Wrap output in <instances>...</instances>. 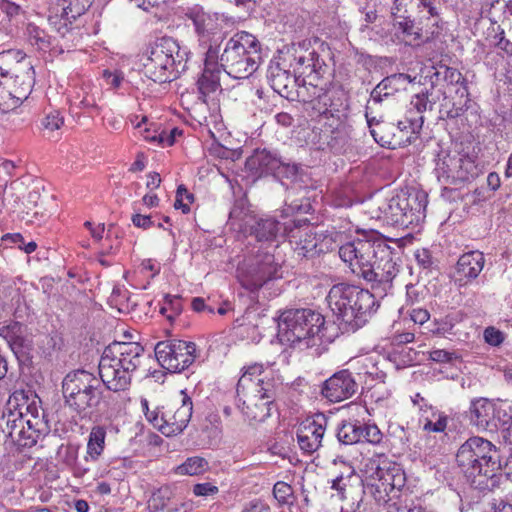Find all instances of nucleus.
Masks as SVG:
<instances>
[{
	"mask_svg": "<svg viewBox=\"0 0 512 512\" xmlns=\"http://www.w3.org/2000/svg\"><path fill=\"white\" fill-rule=\"evenodd\" d=\"M326 301L340 325L353 332L363 327L379 307L374 294L348 283L333 285Z\"/></svg>",
	"mask_w": 512,
	"mask_h": 512,
	"instance_id": "obj_1",
	"label": "nucleus"
},
{
	"mask_svg": "<svg viewBox=\"0 0 512 512\" xmlns=\"http://www.w3.org/2000/svg\"><path fill=\"white\" fill-rule=\"evenodd\" d=\"M144 348L138 342H113L103 351L98 370L105 387L113 392L130 388L133 373L141 365Z\"/></svg>",
	"mask_w": 512,
	"mask_h": 512,
	"instance_id": "obj_2",
	"label": "nucleus"
},
{
	"mask_svg": "<svg viewBox=\"0 0 512 512\" xmlns=\"http://www.w3.org/2000/svg\"><path fill=\"white\" fill-rule=\"evenodd\" d=\"M427 194L418 189L402 190L390 198L377 197L368 203L373 218L408 228L425 218Z\"/></svg>",
	"mask_w": 512,
	"mask_h": 512,
	"instance_id": "obj_3",
	"label": "nucleus"
},
{
	"mask_svg": "<svg viewBox=\"0 0 512 512\" xmlns=\"http://www.w3.org/2000/svg\"><path fill=\"white\" fill-rule=\"evenodd\" d=\"M261 48L257 38L247 32L234 35L218 54V65L234 79H246L259 67Z\"/></svg>",
	"mask_w": 512,
	"mask_h": 512,
	"instance_id": "obj_4",
	"label": "nucleus"
},
{
	"mask_svg": "<svg viewBox=\"0 0 512 512\" xmlns=\"http://www.w3.org/2000/svg\"><path fill=\"white\" fill-rule=\"evenodd\" d=\"M187 53L172 37L158 38L143 64L144 74L154 82H170L186 68Z\"/></svg>",
	"mask_w": 512,
	"mask_h": 512,
	"instance_id": "obj_5",
	"label": "nucleus"
},
{
	"mask_svg": "<svg viewBox=\"0 0 512 512\" xmlns=\"http://www.w3.org/2000/svg\"><path fill=\"white\" fill-rule=\"evenodd\" d=\"M325 324V318L311 309H289L278 318V333L282 341L292 346L304 345L305 348L315 344Z\"/></svg>",
	"mask_w": 512,
	"mask_h": 512,
	"instance_id": "obj_6",
	"label": "nucleus"
},
{
	"mask_svg": "<svg viewBox=\"0 0 512 512\" xmlns=\"http://www.w3.org/2000/svg\"><path fill=\"white\" fill-rule=\"evenodd\" d=\"M100 386L99 379L85 370L68 373L62 382L65 404L81 418L90 415L101 402Z\"/></svg>",
	"mask_w": 512,
	"mask_h": 512,
	"instance_id": "obj_7",
	"label": "nucleus"
},
{
	"mask_svg": "<svg viewBox=\"0 0 512 512\" xmlns=\"http://www.w3.org/2000/svg\"><path fill=\"white\" fill-rule=\"evenodd\" d=\"M393 250L383 240L373 238H357L340 246L339 256L349 265L354 274L364 276V269L374 265L380 254H388Z\"/></svg>",
	"mask_w": 512,
	"mask_h": 512,
	"instance_id": "obj_8",
	"label": "nucleus"
},
{
	"mask_svg": "<svg viewBox=\"0 0 512 512\" xmlns=\"http://www.w3.org/2000/svg\"><path fill=\"white\" fill-rule=\"evenodd\" d=\"M2 420L5 422L3 432L19 447L34 446L45 426L41 417H24L22 406L14 410L8 409V412L3 413Z\"/></svg>",
	"mask_w": 512,
	"mask_h": 512,
	"instance_id": "obj_9",
	"label": "nucleus"
},
{
	"mask_svg": "<svg viewBox=\"0 0 512 512\" xmlns=\"http://www.w3.org/2000/svg\"><path fill=\"white\" fill-rule=\"evenodd\" d=\"M181 394L183 397L180 405L162 406L161 409L149 414L153 427L165 436H174L183 432L192 417V399L184 391Z\"/></svg>",
	"mask_w": 512,
	"mask_h": 512,
	"instance_id": "obj_10",
	"label": "nucleus"
},
{
	"mask_svg": "<svg viewBox=\"0 0 512 512\" xmlns=\"http://www.w3.org/2000/svg\"><path fill=\"white\" fill-rule=\"evenodd\" d=\"M154 351L160 366L171 373L184 371L196 358V344L184 340L160 341Z\"/></svg>",
	"mask_w": 512,
	"mask_h": 512,
	"instance_id": "obj_11",
	"label": "nucleus"
},
{
	"mask_svg": "<svg viewBox=\"0 0 512 512\" xmlns=\"http://www.w3.org/2000/svg\"><path fill=\"white\" fill-rule=\"evenodd\" d=\"M0 81L4 85L20 84L24 89H32L34 85L33 66L21 50L9 49L0 52Z\"/></svg>",
	"mask_w": 512,
	"mask_h": 512,
	"instance_id": "obj_12",
	"label": "nucleus"
},
{
	"mask_svg": "<svg viewBox=\"0 0 512 512\" xmlns=\"http://www.w3.org/2000/svg\"><path fill=\"white\" fill-rule=\"evenodd\" d=\"M467 451L460 446L456 454V462L467 482L480 491H493L500 486L502 474L499 472H486L484 463L471 458L470 463L465 459Z\"/></svg>",
	"mask_w": 512,
	"mask_h": 512,
	"instance_id": "obj_13",
	"label": "nucleus"
},
{
	"mask_svg": "<svg viewBox=\"0 0 512 512\" xmlns=\"http://www.w3.org/2000/svg\"><path fill=\"white\" fill-rule=\"evenodd\" d=\"M378 261L364 269L362 277L371 284L372 289H378L380 293L386 295L392 288V282L400 271V265L396 253L391 250L388 254H380Z\"/></svg>",
	"mask_w": 512,
	"mask_h": 512,
	"instance_id": "obj_14",
	"label": "nucleus"
},
{
	"mask_svg": "<svg viewBox=\"0 0 512 512\" xmlns=\"http://www.w3.org/2000/svg\"><path fill=\"white\" fill-rule=\"evenodd\" d=\"M332 489L337 491L343 501L341 512H362L365 486L363 480L355 473L344 477L340 475L332 481Z\"/></svg>",
	"mask_w": 512,
	"mask_h": 512,
	"instance_id": "obj_15",
	"label": "nucleus"
},
{
	"mask_svg": "<svg viewBox=\"0 0 512 512\" xmlns=\"http://www.w3.org/2000/svg\"><path fill=\"white\" fill-rule=\"evenodd\" d=\"M275 381L271 377L269 371L265 370L261 364H253L248 366L241 375L237 383V395L251 393H263L266 397L271 398L275 391Z\"/></svg>",
	"mask_w": 512,
	"mask_h": 512,
	"instance_id": "obj_16",
	"label": "nucleus"
},
{
	"mask_svg": "<svg viewBox=\"0 0 512 512\" xmlns=\"http://www.w3.org/2000/svg\"><path fill=\"white\" fill-rule=\"evenodd\" d=\"M461 447L466 452L467 464L473 460L482 461L486 472H499L502 469L501 455L498 448L492 442L482 437H471Z\"/></svg>",
	"mask_w": 512,
	"mask_h": 512,
	"instance_id": "obj_17",
	"label": "nucleus"
},
{
	"mask_svg": "<svg viewBox=\"0 0 512 512\" xmlns=\"http://www.w3.org/2000/svg\"><path fill=\"white\" fill-rule=\"evenodd\" d=\"M438 166L454 182L470 181L476 178L480 171L475 159L462 152L448 153Z\"/></svg>",
	"mask_w": 512,
	"mask_h": 512,
	"instance_id": "obj_18",
	"label": "nucleus"
},
{
	"mask_svg": "<svg viewBox=\"0 0 512 512\" xmlns=\"http://www.w3.org/2000/svg\"><path fill=\"white\" fill-rule=\"evenodd\" d=\"M278 265L274 256L265 254L263 258L251 265L247 271L238 275L241 286L251 293L257 292L268 280L277 277Z\"/></svg>",
	"mask_w": 512,
	"mask_h": 512,
	"instance_id": "obj_19",
	"label": "nucleus"
},
{
	"mask_svg": "<svg viewBox=\"0 0 512 512\" xmlns=\"http://www.w3.org/2000/svg\"><path fill=\"white\" fill-rule=\"evenodd\" d=\"M359 385L349 370H340L325 380L321 395L330 402L337 403L354 396Z\"/></svg>",
	"mask_w": 512,
	"mask_h": 512,
	"instance_id": "obj_20",
	"label": "nucleus"
},
{
	"mask_svg": "<svg viewBox=\"0 0 512 512\" xmlns=\"http://www.w3.org/2000/svg\"><path fill=\"white\" fill-rule=\"evenodd\" d=\"M327 418L317 413L301 422L297 430V440L302 451L312 454L321 447L325 434Z\"/></svg>",
	"mask_w": 512,
	"mask_h": 512,
	"instance_id": "obj_21",
	"label": "nucleus"
},
{
	"mask_svg": "<svg viewBox=\"0 0 512 512\" xmlns=\"http://www.w3.org/2000/svg\"><path fill=\"white\" fill-rule=\"evenodd\" d=\"M290 242L295 243L294 251L302 257H313L331 249L332 238L324 237L320 242L322 235L312 232V229L306 225L303 229L291 230Z\"/></svg>",
	"mask_w": 512,
	"mask_h": 512,
	"instance_id": "obj_22",
	"label": "nucleus"
},
{
	"mask_svg": "<svg viewBox=\"0 0 512 512\" xmlns=\"http://www.w3.org/2000/svg\"><path fill=\"white\" fill-rule=\"evenodd\" d=\"M186 16L193 22L200 45L207 50L210 45L214 47L213 44L216 45L218 40L215 39L217 14L205 12L202 7L195 6L188 9Z\"/></svg>",
	"mask_w": 512,
	"mask_h": 512,
	"instance_id": "obj_23",
	"label": "nucleus"
},
{
	"mask_svg": "<svg viewBox=\"0 0 512 512\" xmlns=\"http://www.w3.org/2000/svg\"><path fill=\"white\" fill-rule=\"evenodd\" d=\"M220 68L218 65V50L210 45L205 53L203 73L197 81L199 99L203 102L206 101L208 95L220 89Z\"/></svg>",
	"mask_w": 512,
	"mask_h": 512,
	"instance_id": "obj_24",
	"label": "nucleus"
},
{
	"mask_svg": "<svg viewBox=\"0 0 512 512\" xmlns=\"http://www.w3.org/2000/svg\"><path fill=\"white\" fill-rule=\"evenodd\" d=\"M275 396L276 390L273 391L271 398L266 397L263 393L244 394L242 405H238V407L250 423L264 422L271 415Z\"/></svg>",
	"mask_w": 512,
	"mask_h": 512,
	"instance_id": "obj_25",
	"label": "nucleus"
},
{
	"mask_svg": "<svg viewBox=\"0 0 512 512\" xmlns=\"http://www.w3.org/2000/svg\"><path fill=\"white\" fill-rule=\"evenodd\" d=\"M267 79L272 89L286 99L293 96L298 78L286 68L285 60H273L267 70Z\"/></svg>",
	"mask_w": 512,
	"mask_h": 512,
	"instance_id": "obj_26",
	"label": "nucleus"
},
{
	"mask_svg": "<svg viewBox=\"0 0 512 512\" xmlns=\"http://www.w3.org/2000/svg\"><path fill=\"white\" fill-rule=\"evenodd\" d=\"M485 257L480 251H470L460 256L456 264L457 282L464 286L476 279L484 268Z\"/></svg>",
	"mask_w": 512,
	"mask_h": 512,
	"instance_id": "obj_27",
	"label": "nucleus"
},
{
	"mask_svg": "<svg viewBox=\"0 0 512 512\" xmlns=\"http://www.w3.org/2000/svg\"><path fill=\"white\" fill-rule=\"evenodd\" d=\"M287 224L281 223L273 216H255L248 230L251 235H254L258 241L272 242L278 236L284 235L287 230Z\"/></svg>",
	"mask_w": 512,
	"mask_h": 512,
	"instance_id": "obj_28",
	"label": "nucleus"
},
{
	"mask_svg": "<svg viewBox=\"0 0 512 512\" xmlns=\"http://www.w3.org/2000/svg\"><path fill=\"white\" fill-rule=\"evenodd\" d=\"M279 164H281V156L277 152L257 149L247 158L245 166L253 174L262 176L273 175L279 168Z\"/></svg>",
	"mask_w": 512,
	"mask_h": 512,
	"instance_id": "obj_29",
	"label": "nucleus"
},
{
	"mask_svg": "<svg viewBox=\"0 0 512 512\" xmlns=\"http://www.w3.org/2000/svg\"><path fill=\"white\" fill-rule=\"evenodd\" d=\"M393 467H396V464L391 463L384 456L369 458L365 463L364 469L366 479L378 480L379 483H383V486L391 492V484H393V477H395Z\"/></svg>",
	"mask_w": 512,
	"mask_h": 512,
	"instance_id": "obj_30",
	"label": "nucleus"
},
{
	"mask_svg": "<svg viewBox=\"0 0 512 512\" xmlns=\"http://www.w3.org/2000/svg\"><path fill=\"white\" fill-rule=\"evenodd\" d=\"M393 29L399 43L412 47L423 43L422 28L416 26L410 16L393 19Z\"/></svg>",
	"mask_w": 512,
	"mask_h": 512,
	"instance_id": "obj_31",
	"label": "nucleus"
},
{
	"mask_svg": "<svg viewBox=\"0 0 512 512\" xmlns=\"http://www.w3.org/2000/svg\"><path fill=\"white\" fill-rule=\"evenodd\" d=\"M20 84L4 85L0 81V111L8 113L19 107L26 100L32 89H21Z\"/></svg>",
	"mask_w": 512,
	"mask_h": 512,
	"instance_id": "obj_32",
	"label": "nucleus"
},
{
	"mask_svg": "<svg viewBox=\"0 0 512 512\" xmlns=\"http://www.w3.org/2000/svg\"><path fill=\"white\" fill-rule=\"evenodd\" d=\"M494 404L486 399L479 398L471 402L469 418L478 429L486 430L494 420Z\"/></svg>",
	"mask_w": 512,
	"mask_h": 512,
	"instance_id": "obj_33",
	"label": "nucleus"
},
{
	"mask_svg": "<svg viewBox=\"0 0 512 512\" xmlns=\"http://www.w3.org/2000/svg\"><path fill=\"white\" fill-rule=\"evenodd\" d=\"M100 95L101 91L97 87L85 85L72 95L71 103L77 108L99 113L98 101L100 100Z\"/></svg>",
	"mask_w": 512,
	"mask_h": 512,
	"instance_id": "obj_34",
	"label": "nucleus"
},
{
	"mask_svg": "<svg viewBox=\"0 0 512 512\" xmlns=\"http://www.w3.org/2000/svg\"><path fill=\"white\" fill-rule=\"evenodd\" d=\"M8 344L20 365L32 363L34 343L31 336L14 334L9 338Z\"/></svg>",
	"mask_w": 512,
	"mask_h": 512,
	"instance_id": "obj_35",
	"label": "nucleus"
},
{
	"mask_svg": "<svg viewBox=\"0 0 512 512\" xmlns=\"http://www.w3.org/2000/svg\"><path fill=\"white\" fill-rule=\"evenodd\" d=\"M255 216L249 209L247 200L239 198L235 200L229 213V221L232 225H237L242 231H247Z\"/></svg>",
	"mask_w": 512,
	"mask_h": 512,
	"instance_id": "obj_36",
	"label": "nucleus"
},
{
	"mask_svg": "<svg viewBox=\"0 0 512 512\" xmlns=\"http://www.w3.org/2000/svg\"><path fill=\"white\" fill-rule=\"evenodd\" d=\"M294 72L310 76L312 73L319 74L324 62L315 51L306 52L304 55L294 57Z\"/></svg>",
	"mask_w": 512,
	"mask_h": 512,
	"instance_id": "obj_37",
	"label": "nucleus"
},
{
	"mask_svg": "<svg viewBox=\"0 0 512 512\" xmlns=\"http://www.w3.org/2000/svg\"><path fill=\"white\" fill-rule=\"evenodd\" d=\"M370 133L374 140L382 147L395 149L396 146L401 144V140L395 138V134L390 135L389 130L392 128L388 123L377 121L375 124L368 120Z\"/></svg>",
	"mask_w": 512,
	"mask_h": 512,
	"instance_id": "obj_38",
	"label": "nucleus"
},
{
	"mask_svg": "<svg viewBox=\"0 0 512 512\" xmlns=\"http://www.w3.org/2000/svg\"><path fill=\"white\" fill-rule=\"evenodd\" d=\"M404 78L403 74H394L384 78L371 92V100L380 103L384 98L393 96L398 90L397 84Z\"/></svg>",
	"mask_w": 512,
	"mask_h": 512,
	"instance_id": "obj_39",
	"label": "nucleus"
},
{
	"mask_svg": "<svg viewBox=\"0 0 512 512\" xmlns=\"http://www.w3.org/2000/svg\"><path fill=\"white\" fill-rule=\"evenodd\" d=\"M106 430L102 426L92 428L87 443V455L92 460H97L105 447Z\"/></svg>",
	"mask_w": 512,
	"mask_h": 512,
	"instance_id": "obj_40",
	"label": "nucleus"
},
{
	"mask_svg": "<svg viewBox=\"0 0 512 512\" xmlns=\"http://www.w3.org/2000/svg\"><path fill=\"white\" fill-rule=\"evenodd\" d=\"M361 435L360 422L358 421L343 422L337 431L338 440L345 445H352L360 442Z\"/></svg>",
	"mask_w": 512,
	"mask_h": 512,
	"instance_id": "obj_41",
	"label": "nucleus"
},
{
	"mask_svg": "<svg viewBox=\"0 0 512 512\" xmlns=\"http://www.w3.org/2000/svg\"><path fill=\"white\" fill-rule=\"evenodd\" d=\"M208 469L206 459L198 456L188 458L183 464L177 467L176 473L179 475H198Z\"/></svg>",
	"mask_w": 512,
	"mask_h": 512,
	"instance_id": "obj_42",
	"label": "nucleus"
},
{
	"mask_svg": "<svg viewBox=\"0 0 512 512\" xmlns=\"http://www.w3.org/2000/svg\"><path fill=\"white\" fill-rule=\"evenodd\" d=\"M27 36L31 45L35 46L38 50L46 51L51 46V37L34 24L27 26Z\"/></svg>",
	"mask_w": 512,
	"mask_h": 512,
	"instance_id": "obj_43",
	"label": "nucleus"
},
{
	"mask_svg": "<svg viewBox=\"0 0 512 512\" xmlns=\"http://www.w3.org/2000/svg\"><path fill=\"white\" fill-rule=\"evenodd\" d=\"M67 5L63 6L62 17L67 21L76 20L91 4V0H64Z\"/></svg>",
	"mask_w": 512,
	"mask_h": 512,
	"instance_id": "obj_44",
	"label": "nucleus"
},
{
	"mask_svg": "<svg viewBox=\"0 0 512 512\" xmlns=\"http://www.w3.org/2000/svg\"><path fill=\"white\" fill-rule=\"evenodd\" d=\"M172 490L169 486H162L157 489L148 501V506L152 512H158L164 509L172 498Z\"/></svg>",
	"mask_w": 512,
	"mask_h": 512,
	"instance_id": "obj_45",
	"label": "nucleus"
},
{
	"mask_svg": "<svg viewBox=\"0 0 512 512\" xmlns=\"http://www.w3.org/2000/svg\"><path fill=\"white\" fill-rule=\"evenodd\" d=\"M364 486L365 493L368 492L376 502L385 503L389 500L391 492L383 486V483H379L378 480L367 479V483Z\"/></svg>",
	"mask_w": 512,
	"mask_h": 512,
	"instance_id": "obj_46",
	"label": "nucleus"
},
{
	"mask_svg": "<svg viewBox=\"0 0 512 512\" xmlns=\"http://www.w3.org/2000/svg\"><path fill=\"white\" fill-rule=\"evenodd\" d=\"M299 171L300 167L298 164L286 161L281 157V164H279V168L275 170L273 176L278 179H289L293 181L297 178Z\"/></svg>",
	"mask_w": 512,
	"mask_h": 512,
	"instance_id": "obj_47",
	"label": "nucleus"
},
{
	"mask_svg": "<svg viewBox=\"0 0 512 512\" xmlns=\"http://www.w3.org/2000/svg\"><path fill=\"white\" fill-rule=\"evenodd\" d=\"M144 138L150 141H158L163 146H172L175 143L176 136H179L182 134V130H179L178 128H173L170 130V132L162 131L158 135L151 136L149 134V130H144Z\"/></svg>",
	"mask_w": 512,
	"mask_h": 512,
	"instance_id": "obj_48",
	"label": "nucleus"
},
{
	"mask_svg": "<svg viewBox=\"0 0 512 512\" xmlns=\"http://www.w3.org/2000/svg\"><path fill=\"white\" fill-rule=\"evenodd\" d=\"M468 109L464 100L454 99L442 104L441 112L445 113L447 118L454 119L462 115Z\"/></svg>",
	"mask_w": 512,
	"mask_h": 512,
	"instance_id": "obj_49",
	"label": "nucleus"
},
{
	"mask_svg": "<svg viewBox=\"0 0 512 512\" xmlns=\"http://www.w3.org/2000/svg\"><path fill=\"white\" fill-rule=\"evenodd\" d=\"M360 430L362 432L361 441H366L371 444H378L381 442L383 435L375 424L360 423Z\"/></svg>",
	"mask_w": 512,
	"mask_h": 512,
	"instance_id": "obj_50",
	"label": "nucleus"
},
{
	"mask_svg": "<svg viewBox=\"0 0 512 512\" xmlns=\"http://www.w3.org/2000/svg\"><path fill=\"white\" fill-rule=\"evenodd\" d=\"M435 103V99H430L428 91L416 94L411 101V104L419 113L432 110Z\"/></svg>",
	"mask_w": 512,
	"mask_h": 512,
	"instance_id": "obj_51",
	"label": "nucleus"
},
{
	"mask_svg": "<svg viewBox=\"0 0 512 512\" xmlns=\"http://www.w3.org/2000/svg\"><path fill=\"white\" fill-rule=\"evenodd\" d=\"M418 0H395L392 7L393 19L407 17L409 9L417 7Z\"/></svg>",
	"mask_w": 512,
	"mask_h": 512,
	"instance_id": "obj_52",
	"label": "nucleus"
},
{
	"mask_svg": "<svg viewBox=\"0 0 512 512\" xmlns=\"http://www.w3.org/2000/svg\"><path fill=\"white\" fill-rule=\"evenodd\" d=\"M292 493V487L283 481L276 482L273 487L274 497L278 500L279 503H287Z\"/></svg>",
	"mask_w": 512,
	"mask_h": 512,
	"instance_id": "obj_53",
	"label": "nucleus"
},
{
	"mask_svg": "<svg viewBox=\"0 0 512 512\" xmlns=\"http://www.w3.org/2000/svg\"><path fill=\"white\" fill-rule=\"evenodd\" d=\"M164 302L170 311V313L167 315V319L172 321L182 311L181 297L166 295Z\"/></svg>",
	"mask_w": 512,
	"mask_h": 512,
	"instance_id": "obj_54",
	"label": "nucleus"
},
{
	"mask_svg": "<svg viewBox=\"0 0 512 512\" xmlns=\"http://www.w3.org/2000/svg\"><path fill=\"white\" fill-rule=\"evenodd\" d=\"M484 340L491 346H499L503 343L504 334L493 326H489L484 330Z\"/></svg>",
	"mask_w": 512,
	"mask_h": 512,
	"instance_id": "obj_55",
	"label": "nucleus"
},
{
	"mask_svg": "<svg viewBox=\"0 0 512 512\" xmlns=\"http://www.w3.org/2000/svg\"><path fill=\"white\" fill-rule=\"evenodd\" d=\"M64 123V118L58 111L50 112L43 120V126L51 132L58 130Z\"/></svg>",
	"mask_w": 512,
	"mask_h": 512,
	"instance_id": "obj_56",
	"label": "nucleus"
},
{
	"mask_svg": "<svg viewBox=\"0 0 512 512\" xmlns=\"http://www.w3.org/2000/svg\"><path fill=\"white\" fill-rule=\"evenodd\" d=\"M422 123V116L419 117V120H412L410 118H406L405 120H401L398 122L397 129L400 132H411L412 134H415L421 128Z\"/></svg>",
	"mask_w": 512,
	"mask_h": 512,
	"instance_id": "obj_57",
	"label": "nucleus"
},
{
	"mask_svg": "<svg viewBox=\"0 0 512 512\" xmlns=\"http://www.w3.org/2000/svg\"><path fill=\"white\" fill-rule=\"evenodd\" d=\"M447 422V416L439 415L436 422L427 420L423 426V430L427 432H443L447 427Z\"/></svg>",
	"mask_w": 512,
	"mask_h": 512,
	"instance_id": "obj_58",
	"label": "nucleus"
},
{
	"mask_svg": "<svg viewBox=\"0 0 512 512\" xmlns=\"http://www.w3.org/2000/svg\"><path fill=\"white\" fill-rule=\"evenodd\" d=\"M444 80L451 85H459L464 83L466 79L457 69L444 67Z\"/></svg>",
	"mask_w": 512,
	"mask_h": 512,
	"instance_id": "obj_59",
	"label": "nucleus"
},
{
	"mask_svg": "<svg viewBox=\"0 0 512 512\" xmlns=\"http://www.w3.org/2000/svg\"><path fill=\"white\" fill-rule=\"evenodd\" d=\"M457 358L454 353L448 352L443 349L433 350L429 353V359L434 362L447 363Z\"/></svg>",
	"mask_w": 512,
	"mask_h": 512,
	"instance_id": "obj_60",
	"label": "nucleus"
},
{
	"mask_svg": "<svg viewBox=\"0 0 512 512\" xmlns=\"http://www.w3.org/2000/svg\"><path fill=\"white\" fill-rule=\"evenodd\" d=\"M193 492L196 496H209L218 492V487L211 483H199L194 485Z\"/></svg>",
	"mask_w": 512,
	"mask_h": 512,
	"instance_id": "obj_61",
	"label": "nucleus"
},
{
	"mask_svg": "<svg viewBox=\"0 0 512 512\" xmlns=\"http://www.w3.org/2000/svg\"><path fill=\"white\" fill-rule=\"evenodd\" d=\"M132 223L142 229H149L154 226V221L150 215L134 214L132 216Z\"/></svg>",
	"mask_w": 512,
	"mask_h": 512,
	"instance_id": "obj_62",
	"label": "nucleus"
},
{
	"mask_svg": "<svg viewBox=\"0 0 512 512\" xmlns=\"http://www.w3.org/2000/svg\"><path fill=\"white\" fill-rule=\"evenodd\" d=\"M415 258L418 264L423 268H429L433 264L432 256L427 249L418 250L415 254Z\"/></svg>",
	"mask_w": 512,
	"mask_h": 512,
	"instance_id": "obj_63",
	"label": "nucleus"
},
{
	"mask_svg": "<svg viewBox=\"0 0 512 512\" xmlns=\"http://www.w3.org/2000/svg\"><path fill=\"white\" fill-rule=\"evenodd\" d=\"M411 320L416 324H424L430 318V314L426 309H413L410 314Z\"/></svg>",
	"mask_w": 512,
	"mask_h": 512,
	"instance_id": "obj_64",
	"label": "nucleus"
}]
</instances>
